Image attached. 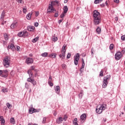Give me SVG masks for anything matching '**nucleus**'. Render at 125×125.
<instances>
[{
	"instance_id": "obj_2",
	"label": "nucleus",
	"mask_w": 125,
	"mask_h": 125,
	"mask_svg": "<svg viewBox=\"0 0 125 125\" xmlns=\"http://www.w3.org/2000/svg\"><path fill=\"white\" fill-rule=\"evenodd\" d=\"M106 109V104H102L99 107L98 106L97 107L96 109V112L97 114H101L104 110Z\"/></svg>"
},
{
	"instance_id": "obj_14",
	"label": "nucleus",
	"mask_w": 125,
	"mask_h": 125,
	"mask_svg": "<svg viewBox=\"0 0 125 125\" xmlns=\"http://www.w3.org/2000/svg\"><path fill=\"white\" fill-rule=\"evenodd\" d=\"M55 90L57 94H59L60 92V87L59 86H56Z\"/></svg>"
},
{
	"instance_id": "obj_6",
	"label": "nucleus",
	"mask_w": 125,
	"mask_h": 125,
	"mask_svg": "<svg viewBox=\"0 0 125 125\" xmlns=\"http://www.w3.org/2000/svg\"><path fill=\"white\" fill-rule=\"evenodd\" d=\"M123 57V54L120 51L117 52L115 55V60H120Z\"/></svg>"
},
{
	"instance_id": "obj_49",
	"label": "nucleus",
	"mask_w": 125,
	"mask_h": 125,
	"mask_svg": "<svg viewBox=\"0 0 125 125\" xmlns=\"http://www.w3.org/2000/svg\"><path fill=\"white\" fill-rule=\"evenodd\" d=\"M66 57H67V59H69V58H70L71 57V53H68Z\"/></svg>"
},
{
	"instance_id": "obj_60",
	"label": "nucleus",
	"mask_w": 125,
	"mask_h": 125,
	"mask_svg": "<svg viewBox=\"0 0 125 125\" xmlns=\"http://www.w3.org/2000/svg\"><path fill=\"white\" fill-rule=\"evenodd\" d=\"M3 116H0V121L1 122L3 120Z\"/></svg>"
},
{
	"instance_id": "obj_22",
	"label": "nucleus",
	"mask_w": 125,
	"mask_h": 125,
	"mask_svg": "<svg viewBox=\"0 0 125 125\" xmlns=\"http://www.w3.org/2000/svg\"><path fill=\"white\" fill-rule=\"evenodd\" d=\"M78 121V118H75L74 120L73 121V125H79V124H78V122H77Z\"/></svg>"
},
{
	"instance_id": "obj_48",
	"label": "nucleus",
	"mask_w": 125,
	"mask_h": 125,
	"mask_svg": "<svg viewBox=\"0 0 125 125\" xmlns=\"http://www.w3.org/2000/svg\"><path fill=\"white\" fill-rule=\"evenodd\" d=\"M59 12H56L54 15V17H58Z\"/></svg>"
},
{
	"instance_id": "obj_9",
	"label": "nucleus",
	"mask_w": 125,
	"mask_h": 125,
	"mask_svg": "<svg viewBox=\"0 0 125 125\" xmlns=\"http://www.w3.org/2000/svg\"><path fill=\"white\" fill-rule=\"evenodd\" d=\"M27 29L29 32H35V27L32 25L27 26Z\"/></svg>"
},
{
	"instance_id": "obj_21",
	"label": "nucleus",
	"mask_w": 125,
	"mask_h": 125,
	"mask_svg": "<svg viewBox=\"0 0 125 125\" xmlns=\"http://www.w3.org/2000/svg\"><path fill=\"white\" fill-rule=\"evenodd\" d=\"M63 13H67V12H68V6H64L63 7Z\"/></svg>"
},
{
	"instance_id": "obj_35",
	"label": "nucleus",
	"mask_w": 125,
	"mask_h": 125,
	"mask_svg": "<svg viewBox=\"0 0 125 125\" xmlns=\"http://www.w3.org/2000/svg\"><path fill=\"white\" fill-rule=\"evenodd\" d=\"M4 37L5 41H8L9 37H8V35H7V34H4Z\"/></svg>"
},
{
	"instance_id": "obj_62",
	"label": "nucleus",
	"mask_w": 125,
	"mask_h": 125,
	"mask_svg": "<svg viewBox=\"0 0 125 125\" xmlns=\"http://www.w3.org/2000/svg\"><path fill=\"white\" fill-rule=\"evenodd\" d=\"M5 23H6V21H3L1 23V25H4V24H5Z\"/></svg>"
},
{
	"instance_id": "obj_10",
	"label": "nucleus",
	"mask_w": 125,
	"mask_h": 125,
	"mask_svg": "<svg viewBox=\"0 0 125 125\" xmlns=\"http://www.w3.org/2000/svg\"><path fill=\"white\" fill-rule=\"evenodd\" d=\"M81 122H84L86 120V115L85 114H83L80 116Z\"/></svg>"
},
{
	"instance_id": "obj_18",
	"label": "nucleus",
	"mask_w": 125,
	"mask_h": 125,
	"mask_svg": "<svg viewBox=\"0 0 125 125\" xmlns=\"http://www.w3.org/2000/svg\"><path fill=\"white\" fill-rule=\"evenodd\" d=\"M22 34L23 36V38H25V37H28V32H27V30H24L22 31Z\"/></svg>"
},
{
	"instance_id": "obj_34",
	"label": "nucleus",
	"mask_w": 125,
	"mask_h": 125,
	"mask_svg": "<svg viewBox=\"0 0 125 125\" xmlns=\"http://www.w3.org/2000/svg\"><path fill=\"white\" fill-rule=\"evenodd\" d=\"M109 49L110 50H113V49H114V44L113 43L110 44L109 46Z\"/></svg>"
},
{
	"instance_id": "obj_4",
	"label": "nucleus",
	"mask_w": 125,
	"mask_h": 125,
	"mask_svg": "<svg viewBox=\"0 0 125 125\" xmlns=\"http://www.w3.org/2000/svg\"><path fill=\"white\" fill-rule=\"evenodd\" d=\"M3 62L4 67L6 68H8V67L10 66V59L8 58V57H5L3 61Z\"/></svg>"
},
{
	"instance_id": "obj_17",
	"label": "nucleus",
	"mask_w": 125,
	"mask_h": 125,
	"mask_svg": "<svg viewBox=\"0 0 125 125\" xmlns=\"http://www.w3.org/2000/svg\"><path fill=\"white\" fill-rule=\"evenodd\" d=\"M63 122V118L60 117L57 120V124H61Z\"/></svg>"
},
{
	"instance_id": "obj_64",
	"label": "nucleus",
	"mask_w": 125,
	"mask_h": 125,
	"mask_svg": "<svg viewBox=\"0 0 125 125\" xmlns=\"http://www.w3.org/2000/svg\"><path fill=\"white\" fill-rule=\"evenodd\" d=\"M59 57H60V58H62V57H63V56H62V54H60Z\"/></svg>"
},
{
	"instance_id": "obj_1",
	"label": "nucleus",
	"mask_w": 125,
	"mask_h": 125,
	"mask_svg": "<svg viewBox=\"0 0 125 125\" xmlns=\"http://www.w3.org/2000/svg\"><path fill=\"white\" fill-rule=\"evenodd\" d=\"M93 18L95 25H99L101 23V16L99 12L94 10L93 13Z\"/></svg>"
},
{
	"instance_id": "obj_7",
	"label": "nucleus",
	"mask_w": 125,
	"mask_h": 125,
	"mask_svg": "<svg viewBox=\"0 0 125 125\" xmlns=\"http://www.w3.org/2000/svg\"><path fill=\"white\" fill-rule=\"evenodd\" d=\"M25 63H26L27 65L33 64V63H34V59L31 58H27L25 60Z\"/></svg>"
},
{
	"instance_id": "obj_46",
	"label": "nucleus",
	"mask_w": 125,
	"mask_h": 125,
	"mask_svg": "<svg viewBox=\"0 0 125 125\" xmlns=\"http://www.w3.org/2000/svg\"><path fill=\"white\" fill-rule=\"evenodd\" d=\"M33 79H31V77L27 79V82H29V83H32Z\"/></svg>"
},
{
	"instance_id": "obj_12",
	"label": "nucleus",
	"mask_w": 125,
	"mask_h": 125,
	"mask_svg": "<svg viewBox=\"0 0 125 125\" xmlns=\"http://www.w3.org/2000/svg\"><path fill=\"white\" fill-rule=\"evenodd\" d=\"M56 56H57V54L55 53H53L48 55V57L50 58H56Z\"/></svg>"
},
{
	"instance_id": "obj_63",
	"label": "nucleus",
	"mask_w": 125,
	"mask_h": 125,
	"mask_svg": "<svg viewBox=\"0 0 125 125\" xmlns=\"http://www.w3.org/2000/svg\"><path fill=\"white\" fill-rule=\"evenodd\" d=\"M2 76V70H0V77H1Z\"/></svg>"
},
{
	"instance_id": "obj_42",
	"label": "nucleus",
	"mask_w": 125,
	"mask_h": 125,
	"mask_svg": "<svg viewBox=\"0 0 125 125\" xmlns=\"http://www.w3.org/2000/svg\"><path fill=\"white\" fill-rule=\"evenodd\" d=\"M121 54H122V55H124V54H125V47L123 48V50L121 51Z\"/></svg>"
},
{
	"instance_id": "obj_36",
	"label": "nucleus",
	"mask_w": 125,
	"mask_h": 125,
	"mask_svg": "<svg viewBox=\"0 0 125 125\" xmlns=\"http://www.w3.org/2000/svg\"><path fill=\"white\" fill-rule=\"evenodd\" d=\"M2 92H3L4 93H5V92H8V90H7V88H4L2 89Z\"/></svg>"
},
{
	"instance_id": "obj_20",
	"label": "nucleus",
	"mask_w": 125,
	"mask_h": 125,
	"mask_svg": "<svg viewBox=\"0 0 125 125\" xmlns=\"http://www.w3.org/2000/svg\"><path fill=\"white\" fill-rule=\"evenodd\" d=\"M96 31L97 34H101V28H100V27H98Z\"/></svg>"
},
{
	"instance_id": "obj_30",
	"label": "nucleus",
	"mask_w": 125,
	"mask_h": 125,
	"mask_svg": "<svg viewBox=\"0 0 125 125\" xmlns=\"http://www.w3.org/2000/svg\"><path fill=\"white\" fill-rule=\"evenodd\" d=\"M66 54L65 51H62V59H65V55Z\"/></svg>"
},
{
	"instance_id": "obj_26",
	"label": "nucleus",
	"mask_w": 125,
	"mask_h": 125,
	"mask_svg": "<svg viewBox=\"0 0 125 125\" xmlns=\"http://www.w3.org/2000/svg\"><path fill=\"white\" fill-rule=\"evenodd\" d=\"M39 39H40V37H37L33 39L32 40V42H37L39 40Z\"/></svg>"
},
{
	"instance_id": "obj_59",
	"label": "nucleus",
	"mask_w": 125,
	"mask_h": 125,
	"mask_svg": "<svg viewBox=\"0 0 125 125\" xmlns=\"http://www.w3.org/2000/svg\"><path fill=\"white\" fill-rule=\"evenodd\" d=\"M62 67L63 68V69H65L66 68V64H62Z\"/></svg>"
},
{
	"instance_id": "obj_52",
	"label": "nucleus",
	"mask_w": 125,
	"mask_h": 125,
	"mask_svg": "<svg viewBox=\"0 0 125 125\" xmlns=\"http://www.w3.org/2000/svg\"><path fill=\"white\" fill-rule=\"evenodd\" d=\"M22 9L23 13H26V12H27V10L26 9V8H23Z\"/></svg>"
},
{
	"instance_id": "obj_28",
	"label": "nucleus",
	"mask_w": 125,
	"mask_h": 125,
	"mask_svg": "<svg viewBox=\"0 0 125 125\" xmlns=\"http://www.w3.org/2000/svg\"><path fill=\"white\" fill-rule=\"evenodd\" d=\"M18 37H20V38H22V37L23 38V31L19 32L18 34Z\"/></svg>"
},
{
	"instance_id": "obj_27",
	"label": "nucleus",
	"mask_w": 125,
	"mask_h": 125,
	"mask_svg": "<svg viewBox=\"0 0 125 125\" xmlns=\"http://www.w3.org/2000/svg\"><path fill=\"white\" fill-rule=\"evenodd\" d=\"M102 1H103V0H95L94 3L95 4H98V3H100Z\"/></svg>"
},
{
	"instance_id": "obj_39",
	"label": "nucleus",
	"mask_w": 125,
	"mask_h": 125,
	"mask_svg": "<svg viewBox=\"0 0 125 125\" xmlns=\"http://www.w3.org/2000/svg\"><path fill=\"white\" fill-rule=\"evenodd\" d=\"M29 84H28V83H25V88L26 89H29Z\"/></svg>"
},
{
	"instance_id": "obj_56",
	"label": "nucleus",
	"mask_w": 125,
	"mask_h": 125,
	"mask_svg": "<svg viewBox=\"0 0 125 125\" xmlns=\"http://www.w3.org/2000/svg\"><path fill=\"white\" fill-rule=\"evenodd\" d=\"M83 70H84V68H83L82 67H81L80 71L82 73L83 72Z\"/></svg>"
},
{
	"instance_id": "obj_19",
	"label": "nucleus",
	"mask_w": 125,
	"mask_h": 125,
	"mask_svg": "<svg viewBox=\"0 0 125 125\" xmlns=\"http://www.w3.org/2000/svg\"><path fill=\"white\" fill-rule=\"evenodd\" d=\"M53 11H56V9H47V13H50V12H53Z\"/></svg>"
},
{
	"instance_id": "obj_32",
	"label": "nucleus",
	"mask_w": 125,
	"mask_h": 125,
	"mask_svg": "<svg viewBox=\"0 0 125 125\" xmlns=\"http://www.w3.org/2000/svg\"><path fill=\"white\" fill-rule=\"evenodd\" d=\"M58 39L57 38V37L53 36L52 37V41L53 42H57Z\"/></svg>"
},
{
	"instance_id": "obj_61",
	"label": "nucleus",
	"mask_w": 125,
	"mask_h": 125,
	"mask_svg": "<svg viewBox=\"0 0 125 125\" xmlns=\"http://www.w3.org/2000/svg\"><path fill=\"white\" fill-rule=\"evenodd\" d=\"M62 21H63V19H62V20H60L58 21L59 24H61V22H62Z\"/></svg>"
},
{
	"instance_id": "obj_53",
	"label": "nucleus",
	"mask_w": 125,
	"mask_h": 125,
	"mask_svg": "<svg viewBox=\"0 0 125 125\" xmlns=\"http://www.w3.org/2000/svg\"><path fill=\"white\" fill-rule=\"evenodd\" d=\"M39 14H40V13L39 12H36L35 16L36 17H38V16H39Z\"/></svg>"
},
{
	"instance_id": "obj_11",
	"label": "nucleus",
	"mask_w": 125,
	"mask_h": 125,
	"mask_svg": "<svg viewBox=\"0 0 125 125\" xmlns=\"http://www.w3.org/2000/svg\"><path fill=\"white\" fill-rule=\"evenodd\" d=\"M29 112L30 114H33V113L39 112V111H37L35 108H31L29 109Z\"/></svg>"
},
{
	"instance_id": "obj_25",
	"label": "nucleus",
	"mask_w": 125,
	"mask_h": 125,
	"mask_svg": "<svg viewBox=\"0 0 125 125\" xmlns=\"http://www.w3.org/2000/svg\"><path fill=\"white\" fill-rule=\"evenodd\" d=\"M47 55H48V53H47V52H44L41 54V56H42V57H47Z\"/></svg>"
},
{
	"instance_id": "obj_50",
	"label": "nucleus",
	"mask_w": 125,
	"mask_h": 125,
	"mask_svg": "<svg viewBox=\"0 0 125 125\" xmlns=\"http://www.w3.org/2000/svg\"><path fill=\"white\" fill-rule=\"evenodd\" d=\"M5 123V121L4 120V119L1 121V125H4Z\"/></svg>"
},
{
	"instance_id": "obj_23",
	"label": "nucleus",
	"mask_w": 125,
	"mask_h": 125,
	"mask_svg": "<svg viewBox=\"0 0 125 125\" xmlns=\"http://www.w3.org/2000/svg\"><path fill=\"white\" fill-rule=\"evenodd\" d=\"M27 73L28 75H29L30 78H32V77H33V72H32V70H31V69L28 70Z\"/></svg>"
},
{
	"instance_id": "obj_37",
	"label": "nucleus",
	"mask_w": 125,
	"mask_h": 125,
	"mask_svg": "<svg viewBox=\"0 0 125 125\" xmlns=\"http://www.w3.org/2000/svg\"><path fill=\"white\" fill-rule=\"evenodd\" d=\"M48 9H53V6H52V4H49Z\"/></svg>"
},
{
	"instance_id": "obj_3",
	"label": "nucleus",
	"mask_w": 125,
	"mask_h": 125,
	"mask_svg": "<svg viewBox=\"0 0 125 125\" xmlns=\"http://www.w3.org/2000/svg\"><path fill=\"white\" fill-rule=\"evenodd\" d=\"M110 79H111V77L109 76L104 77L103 81V88H106V87H107V85L108 84V81H110Z\"/></svg>"
},
{
	"instance_id": "obj_51",
	"label": "nucleus",
	"mask_w": 125,
	"mask_h": 125,
	"mask_svg": "<svg viewBox=\"0 0 125 125\" xmlns=\"http://www.w3.org/2000/svg\"><path fill=\"white\" fill-rule=\"evenodd\" d=\"M121 40L122 41H125V35H123L122 37H121Z\"/></svg>"
},
{
	"instance_id": "obj_8",
	"label": "nucleus",
	"mask_w": 125,
	"mask_h": 125,
	"mask_svg": "<svg viewBox=\"0 0 125 125\" xmlns=\"http://www.w3.org/2000/svg\"><path fill=\"white\" fill-rule=\"evenodd\" d=\"M8 48L9 49H11L13 51H14L16 49V48L15 47V46H14V44L11 43V44L9 45L8 46Z\"/></svg>"
},
{
	"instance_id": "obj_41",
	"label": "nucleus",
	"mask_w": 125,
	"mask_h": 125,
	"mask_svg": "<svg viewBox=\"0 0 125 125\" xmlns=\"http://www.w3.org/2000/svg\"><path fill=\"white\" fill-rule=\"evenodd\" d=\"M31 83H32V84H33V85H36V84H37V83L36 82V81H35V80L33 79L32 81H31Z\"/></svg>"
},
{
	"instance_id": "obj_57",
	"label": "nucleus",
	"mask_w": 125,
	"mask_h": 125,
	"mask_svg": "<svg viewBox=\"0 0 125 125\" xmlns=\"http://www.w3.org/2000/svg\"><path fill=\"white\" fill-rule=\"evenodd\" d=\"M31 68L32 70H35V69L36 68V67L35 66V65H33V66H31Z\"/></svg>"
},
{
	"instance_id": "obj_40",
	"label": "nucleus",
	"mask_w": 125,
	"mask_h": 125,
	"mask_svg": "<svg viewBox=\"0 0 125 125\" xmlns=\"http://www.w3.org/2000/svg\"><path fill=\"white\" fill-rule=\"evenodd\" d=\"M6 106L7 108H8V109H10L11 108V104H9V103H7L6 104Z\"/></svg>"
},
{
	"instance_id": "obj_44",
	"label": "nucleus",
	"mask_w": 125,
	"mask_h": 125,
	"mask_svg": "<svg viewBox=\"0 0 125 125\" xmlns=\"http://www.w3.org/2000/svg\"><path fill=\"white\" fill-rule=\"evenodd\" d=\"M62 119L63 121L66 122V121H67V119H68V116H67V115H64V118Z\"/></svg>"
},
{
	"instance_id": "obj_13",
	"label": "nucleus",
	"mask_w": 125,
	"mask_h": 125,
	"mask_svg": "<svg viewBox=\"0 0 125 125\" xmlns=\"http://www.w3.org/2000/svg\"><path fill=\"white\" fill-rule=\"evenodd\" d=\"M2 74H5V75H3V77L4 78H7L8 76V71L5 70H2Z\"/></svg>"
},
{
	"instance_id": "obj_58",
	"label": "nucleus",
	"mask_w": 125,
	"mask_h": 125,
	"mask_svg": "<svg viewBox=\"0 0 125 125\" xmlns=\"http://www.w3.org/2000/svg\"><path fill=\"white\" fill-rule=\"evenodd\" d=\"M34 26H35V27H38V26H39V23H38V22H35V23H34Z\"/></svg>"
},
{
	"instance_id": "obj_45",
	"label": "nucleus",
	"mask_w": 125,
	"mask_h": 125,
	"mask_svg": "<svg viewBox=\"0 0 125 125\" xmlns=\"http://www.w3.org/2000/svg\"><path fill=\"white\" fill-rule=\"evenodd\" d=\"M17 2H18V3H23V0H16Z\"/></svg>"
},
{
	"instance_id": "obj_29",
	"label": "nucleus",
	"mask_w": 125,
	"mask_h": 125,
	"mask_svg": "<svg viewBox=\"0 0 125 125\" xmlns=\"http://www.w3.org/2000/svg\"><path fill=\"white\" fill-rule=\"evenodd\" d=\"M10 123L12 124V125H15V120H14V118H11L10 119Z\"/></svg>"
},
{
	"instance_id": "obj_47",
	"label": "nucleus",
	"mask_w": 125,
	"mask_h": 125,
	"mask_svg": "<svg viewBox=\"0 0 125 125\" xmlns=\"http://www.w3.org/2000/svg\"><path fill=\"white\" fill-rule=\"evenodd\" d=\"M99 76L100 77H103L104 75H103V71L101 70V72H100V75Z\"/></svg>"
},
{
	"instance_id": "obj_55",
	"label": "nucleus",
	"mask_w": 125,
	"mask_h": 125,
	"mask_svg": "<svg viewBox=\"0 0 125 125\" xmlns=\"http://www.w3.org/2000/svg\"><path fill=\"white\" fill-rule=\"evenodd\" d=\"M114 1L115 2V3H119L120 0H114Z\"/></svg>"
},
{
	"instance_id": "obj_5",
	"label": "nucleus",
	"mask_w": 125,
	"mask_h": 125,
	"mask_svg": "<svg viewBox=\"0 0 125 125\" xmlns=\"http://www.w3.org/2000/svg\"><path fill=\"white\" fill-rule=\"evenodd\" d=\"M79 60H80V53H77L74 56V64L75 65H76V66L78 65Z\"/></svg>"
},
{
	"instance_id": "obj_15",
	"label": "nucleus",
	"mask_w": 125,
	"mask_h": 125,
	"mask_svg": "<svg viewBox=\"0 0 125 125\" xmlns=\"http://www.w3.org/2000/svg\"><path fill=\"white\" fill-rule=\"evenodd\" d=\"M17 27V22H14L11 25V29H15Z\"/></svg>"
},
{
	"instance_id": "obj_24",
	"label": "nucleus",
	"mask_w": 125,
	"mask_h": 125,
	"mask_svg": "<svg viewBox=\"0 0 125 125\" xmlns=\"http://www.w3.org/2000/svg\"><path fill=\"white\" fill-rule=\"evenodd\" d=\"M32 17V13H28L26 16V18L28 20H30Z\"/></svg>"
},
{
	"instance_id": "obj_31",
	"label": "nucleus",
	"mask_w": 125,
	"mask_h": 125,
	"mask_svg": "<svg viewBox=\"0 0 125 125\" xmlns=\"http://www.w3.org/2000/svg\"><path fill=\"white\" fill-rule=\"evenodd\" d=\"M66 44H64L62 48V51H65L66 52Z\"/></svg>"
},
{
	"instance_id": "obj_38",
	"label": "nucleus",
	"mask_w": 125,
	"mask_h": 125,
	"mask_svg": "<svg viewBox=\"0 0 125 125\" xmlns=\"http://www.w3.org/2000/svg\"><path fill=\"white\" fill-rule=\"evenodd\" d=\"M65 14H66V13L64 12L62 13L60 15L61 18H64V17H65Z\"/></svg>"
},
{
	"instance_id": "obj_16",
	"label": "nucleus",
	"mask_w": 125,
	"mask_h": 125,
	"mask_svg": "<svg viewBox=\"0 0 125 125\" xmlns=\"http://www.w3.org/2000/svg\"><path fill=\"white\" fill-rule=\"evenodd\" d=\"M4 16H5V13L4 12H2L1 14L0 20L1 21H3V19H4Z\"/></svg>"
},
{
	"instance_id": "obj_43",
	"label": "nucleus",
	"mask_w": 125,
	"mask_h": 125,
	"mask_svg": "<svg viewBox=\"0 0 125 125\" xmlns=\"http://www.w3.org/2000/svg\"><path fill=\"white\" fill-rule=\"evenodd\" d=\"M46 121V117H44L42 121V124H45Z\"/></svg>"
},
{
	"instance_id": "obj_33",
	"label": "nucleus",
	"mask_w": 125,
	"mask_h": 125,
	"mask_svg": "<svg viewBox=\"0 0 125 125\" xmlns=\"http://www.w3.org/2000/svg\"><path fill=\"white\" fill-rule=\"evenodd\" d=\"M48 83L50 85V86H53V83L51 82V80H48Z\"/></svg>"
},
{
	"instance_id": "obj_54",
	"label": "nucleus",
	"mask_w": 125,
	"mask_h": 125,
	"mask_svg": "<svg viewBox=\"0 0 125 125\" xmlns=\"http://www.w3.org/2000/svg\"><path fill=\"white\" fill-rule=\"evenodd\" d=\"M16 48H17V51H19V50H20V46H17Z\"/></svg>"
}]
</instances>
